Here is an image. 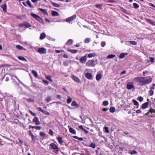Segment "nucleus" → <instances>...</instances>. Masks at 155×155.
<instances>
[{
    "instance_id": "obj_1",
    "label": "nucleus",
    "mask_w": 155,
    "mask_h": 155,
    "mask_svg": "<svg viewBox=\"0 0 155 155\" xmlns=\"http://www.w3.org/2000/svg\"><path fill=\"white\" fill-rule=\"evenodd\" d=\"M134 81L139 83L140 85L143 86L151 83L152 79L150 77H135L134 79Z\"/></svg>"
},
{
    "instance_id": "obj_2",
    "label": "nucleus",
    "mask_w": 155,
    "mask_h": 155,
    "mask_svg": "<svg viewBox=\"0 0 155 155\" xmlns=\"http://www.w3.org/2000/svg\"><path fill=\"white\" fill-rule=\"evenodd\" d=\"M87 66L89 67H94L96 65V64L94 62V61L93 60H89L86 63Z\"/></svg>"
},
{
    "instance_id": "obj_3",
    "label": "nucleus",
    "mask_w": 155,
    "mask_h": 155,
    "mask_svg": "<svg viewBox=\"0 0 155 155\" xmlns=\"http://www.w3.org/2000/svg\"><path fill=\"white\" fill-rule=\"evenodd\" d=\"M127 88L128 90H131L134 88V86L133 82H129L127 85Z\"/></svg>"
},
{
    "instance_id": "obj_4",
    "label": "nucleus",
    "mask_w": 155,
    "mask_h": 155,
    "mask_svg": "<svg viewBox=\"0 0 155 155\" xmlns=\"http://www.w3.org/2000/svg\"><path fill=\"white\" fill-rule=\"evenodd\" d=\"M71 78L75 81L79 83H81V82L80 80L78 77L74 75H71Z\"/></svg>"
},
{
    "instance_id": "obj_5",
    "label": "nucleus",
    "mask_w": 155,
    "mask_h": 155,
    "mask_svg": "<svg viewBox=\"0 0 155 155\" xmlns=\"http://www.w3.org/2000/svg\"><path fill=\"white\" fill-rule=\"evenodd\" d=\"M76 18V15H74L72 16L66 18L65 21L67 22H69L73 21L74 19H75Z\"/></svg>"
},
{
    "instance_id": "obj_6",
    "label": "nucleus",
    "mask_w": 155,
    "mask_h": 155,
    "mask_svg": "<svg viewBox=\"0 0 155 155\" xmlns=\"http://www.w3.org/2000/svg\"><path fill=\"white\" fill-rule=\"evenodd\" d=\"M87 60V57L86 55L82 57L79 61L81 62L83 64H84L85 63Z\"/></svg>"
},
{
    "instance_id": "obj_7",
    "label": "nucleus",
    "mask_w": 155,
    "mask_h": 155,
    "mask_svg": "<svg viewBox=\"0 0 155 155\" xmlns=\"http://www.w3.org/2000/svg\"><path fill=\"white\" fill-rule=\"evenodd\" d=\"M47 52L46 49L44 48H39V53L42 54H45Z\"/></svg>"
},
{
    "instance_id": "obj_8",
    "label": "nucleus",
    "mask_w": 155,
    "mask_h": 155,
    "mask_svg": "<svg viewBox=\"0 0 155 155\" xmlns=\"http://www.w3.org/2000/svg\"><path fill=\"white\" fill-rule=\"evenodd\" d=\"M49 146L51 147L53 149H59L57 145L54 144V143H52L50 144Z\"/></svg>"
},
{
    "instance_id": "obj_9",
    "label": "nucleus",
    "mask_w": 155,
    "mask_h": 155,
    "mask_svg": "<svg viewBox=\"0 0 155 155\" xmlns=\"http://www.w3.org/2000/svg\"><path fill=\"white\" fill-rule=\"evenodd\" d=\"M68 127L69 128V130L70 133L74 134H76V132L75 130L71 127L69 126H68Z\"/></svg>"
},
{
    "instance_id": "obj_10",
    "label": "nucleus",
    "mask_w": 155,
    "mask_h": 155,
    "mask_svg": "<svg viewBox=\"0 0 155 155\" xmlns=\"http://www.w3.org/2000/svg\"><path fill=\"white\" fill-rule=\"evenodd\" d=\"M31 15L38 21H39V16L37 15L32 13H31Z\"/></svg>"
},
{
    "instance_id": "obj_11",
    "label": "nucleus",
    "mask_w": 155,
    "mask_h": 155,
    "mask_svg": "<svg viewBox=\"0 0 155 155\" xmlns=\"http://www.w3.org/2000/svg\"><path fill=\"white\" fill-rule=\"evenodd\" d=\"M86 77L88 79H91L92 77V74L89 73H87L85 75Z\"/></svg>"
},
{
    "instance_id": "obj_12",
    "label": "nucleus",
    "mask_w": 155,
    "mask_h": 155,
    "mask_svg": "<svg viewBox=\"0 0 155 155\" xmlns=\"http://www.w3.org/2000/svg\"><path fill=\"white\" fill-rule=\"evenodd\" d=\"M146 21L147 23L153 25H155V23L153 22L152 20H150V19L146 18L145 20Z\"/></svg>"
},
{
    "instance_id": "obj_13",
    "label": "nucleus",
    "mask_w": 155,
    "mask_h": 155,
    "mask_svg": "<svg viewBox=\"0 0 155 155\" xmlns=\"http://www.w3.org/2000/svg\"><path fill=\"white\" fill-rule=\"evenodd\" d=\"M1 7L3 9V10L4 12H6L7 5L6 3L1 5Z\"/></svg>"
},
{
    "instance_id": "obj_14",
    "label": "nucleus",
    "mask_w": 155,
    "mask_h": 155,
    "mask_svg": "<svg viewBox=\"0 0 155 155\" xmlns=\"http://www.w3.org/2000/svg\"><path fill=\"white\" fill-rule=\"evenodd\" d=\"M16 48L19 50H24L25 51L26 50V49L24 48L22 46L19 45H16Z\"/></svg>"
},
{
    "instance_id": "obj_15",
    "label": "nucleus",
    "mask_w": 155,
    "mask_h": 155,
    "mask_svg": "<svg viewBox=\"0 0 155 155\" xmlns=\"http://www.w3.org/2000/svg\"><path fill=\"white\" fill-rule=\"evenodd\" d=\"M148 102H146L142 105V108L143 109H145L147 108L148 107Z\"/></svg>"
},
{
    "instance_id": "obj_16",
    "label": "nucleus",
    "mask_w": 155,
    "mask_h": 155,
    "mask_svg": "<svg viewBox=\"0 0 155 155\" xmlns=\"http://www.w3.org/2000/svg\"><path fill=\"white\" fill-rule=\"evenodd\" d=\"M97 56V54L95 53H90L88 54V57L89 58H91L92 57H95Z\"/></svg>"
},
{
    "instance_id": "obj_17",
    "label": "nucleus",
    "mask_w": 155,
    "mask_h": 155,
    "mask_svg": "<svg viewBox=\"0 0 155 155\" xmlns=\"http://www.w3.org/2000/svg\"><path fill=\"white\" fill-rule=\"evenodd\" d=\"M57 139L59 143L60 144L62 145L63 143L62 138L61 137H57Z\"/></svg>"
},
{
    "instance_id": "obj_18",
    "label": "nucleus",
    "mask_w": 155,
    "mask_h": 155,
    "mask_svg": "<svg viewBox=\"0 0 155 155\" xmlns=\"http://www.w3.org/2000/svg\"><path fill=\"white\" fill-rule=\"evenodd\" d=\"M51 14H52V15L53 16H59V13L56 11H52L51 12Z\"/></svg>"
},
{
    "instance_id": "obj_19",
    "label": "nucleus",
    "mask_w": 155,
    "mask_h": 155,
    "mask_svg": "<svg viewBox=\"0 0 155 155\" xmlns=\"http://www.w3.org/2000/svg\"><path fill=\"white\" fill-rule=\"evenodd\" d=\"M102 77L101 74L99 73L97 74L96 76V79L97 81H99Z\"/></svg>"
},
{
    "instance_id": "obj_20",
    "label": "nucleus",
    "mask_w": 155,
    "mask_h": 155,
    "mask_svg": "<svg viewBox=\"0 0 155 155\" xmlns=\"http://www.w3.org/2000/svg\"><path fill=\"white\" fill-rule=\"evenodd\" d=\"M71 106H74L77 108L78 107V105L75 101H72L71 104Z\"/></svg>"
},
{
    "instance_id": "obj_21",
    "label": "nucleus",
    "mask_w": 155,
    "mask_h": 155,
    "mask_svg": "<svg viewBox=\"0 0 155 155\" xmlns=\"http://www.w3.org/2000/svg\"><path fill=\"white\" fill-rule=\"evenodd\" d=\"M39 10H40V11L41 12L43 13L44 14L46 15H48V13L46 10L39 8Z\"/></svg>"
},
{
    "instance_id": "obj_22",
    "label": "nucleus",
    "mask_w": 155,
    "mask_h": 155,
    "mask_svg": "<svg viewBox=\"0 0 155 155\" xmlns=\"http://www.w3.org/2000/svg\"><path fill=\"white\" fill-rule=\"evenodd\" d=\"M46 37V35L44 33H42L40 35V39L41 40L43 39Z\"/></svg>"
},
{
    "instance_id": "obj_23",
    "label": "nucleus",
    "mask_w": 155,
    "mask_h": 155,
    "mask_svg": "<svg viewBox=\"0 0 155 155\" xmlns=\"http://www.w3.org/2000/svg\"><path fill=\"white\" fill-rule=\"evenodd\" d=\"M73 40L72 39H69L66 43V45H71L73 43Z\"/></svg>"
},
{
    "instance_id": "obj_24",
    "label": "nucleus",
    "mask_w": 155,
    "mask_h": 155,
    "mask_svg": "<svg viewBox=\"0 0 155 155\" xmlns=\"http://www.w3.org/2000/svg\"><path fill=\"white\" fill-rule=\"evenodd\" d=\"M127 54V53H122L120 55L119 58L120 59L123 58L125 57V55Z\"/></svg>"
},
{
    "instance_id": "obj_25",
    "label": "nucleus",
    "mask_w": 155,
    "mask_h": 155,
    "mask_svg": "<svg viewBox=\"0 0 155 155\" xmlns=\"http://www.w3.org/2000/svg\"><path fill=\"white\" fill-rule=\"evenodd\" d=\"M20 25V27H22L23 26H24L26 28H29L31 27L30 24L28 23H25L24 24Z\"/></svg>"
},
{
    "instance_id": "obj_26",
    "label": "nucleus",
    "mask_w": 155,
    "mask_h": 155,
    "mask_svg": "<svg viewBox=\"0 0 155 155\" xmlns=\"http://www.w3.org/2000/svg\"><path fill=\"white\" fill-rule=\"evenodd\" d=\"M51 3L54 7L58 8L60 7V5L58 4L53 2H51Z\"/></svg>"
},
{
    "instance_id": "obj_27",
    "label": "nucleus",
    "mask_w": 155,
    "mask_h": 155,
    "mask_svg": "<svg viewBox=\"0 0 155 155\" xmlns=\"http://www.w3.org/2000/svg\"><path fill=\"white\" fill-rule=\"evenodd\" d=\"M18 59L20 60L23 61H25L26 62L28 61L25 58H24L23 57L18 56Z\"/></svg>"
},
{
    "instance_id": "obj_28",
    "label": "nucleus",
    "mask_w": 155,
    "mask_h": 155,
    "mask_svg": "<svg viewBox=\"0 0 155 155\" xmlns=\"http://www.w3.org/2000/svg\"><path fill=\"white\" fill-rule=\"evenodd\" d=\"M67 51L73 54L76 53L78 52L77 50L74 49L68 50Z\"/></svg>"
},
{
    "instance_id": "obj_29",
    "label": "nucleus",
    "mask_w": 155,
    "mask_h": 155,
    "mask_svg": "<svg viewBox=\"0 0 155 155\" xmlns=\"http://www.w3.org/2000/svg\"><path fill=\"white\" fill-rule=\"evenodd\" d=\"M132 101L135 105L137 106V108H138L139 104L138 102L135 99L133 100Z\"/></svg>"
},
{
    "instance_id": "obj_30",
    "label": "nucleus",
    "mask_w": 155,
    "mask_h": 155,
    "mask_svg": "<svg viewBox=\"0 0 155 155\" xmlns=\"http://www.w3.org/2000/svg\"><path fill=\"white\" fill-rule=\"evenodd\" d=\"M33 121L34 122H35L36 123V125H38V118L37 117H35L33 119Z\"/></svg>"
},
{
    "instance_id": "obj_31",
    "label": "nucleus",
    "mask_w": 155,
    "mask_h": 155,
    "mask_svg": "<svg viewBox=\"0 0 155 155\" xmlns=\"http://www.w3.org/2000/svg\"><path fill=\"white\" fill-rule=\"evenodd\" d=\"M32 73L35 77L37 78L38 77V75L37 72L36 71L34 70H32Z\"/></svg>"
},
{
    "instance_id": "obj_32",
    "label": "nucleus",
    "mask_w": 155,
    "mask_h": 155,
    "mask_svg": "<svg viewBox=\"0 0 155 155\" xmlns=\"http://www.w3.org/2000/svg\"><path fill=\"white\" fill-rule=\"evenodd\" d=\"M133 6L134 8L135 9L139 7V5L137 4L136 3H134L133 4Z\"/></svg>"
},
{
    "instance_id": "obj_33",
    "label": "nucleus",
    "mask_w": 155,
    "mask_h": 155,
    "mask_svg": "<svg viewBox=\"0 0 155 155\" xmlns=\"http://www.w3.org/2000/svg\"><path fill=\"white\" fill-rule=\"evenodd\" d=\"M31 128H35L37 130H39V126H31V125H29V128L30 129Z\"/></svg>"
},
{
    "instance_id": "obj_34",
    "label": "nucleus",
    "mask_w": 155,
    "mask_h": 155,
    "mask_svg": "<svg viewBox=\"0 0 155 155\" xmlns=\"http://www.w3.org/2000/svg\"><path fill=\"white\" fill-rule=\"evenodd\" d=\"M129 153L131 155L134 154H137V152L136 150L130 151L129 152Z\"/></svg>"
},
{
    "instance_id": "obj_35",
    "label": "nucleus",
    "mask_w": 155,
    "mask_h": 155,
    "mask_svg": "<svg viewBox=\"0 0 155 155\" xmlns=\"http://www.w3.org/2000/svg\"><path fill=\"white\" fill-rule=\"evenodd\" d=\"M72 101V99L70 96L68 97V98L67 100V102L68 104L70 103Z\"/></svg>"
},
{
    "instance_id": "obj_36",
    "label": "nucleus",
    "mask_w": 155,
    "mask_h": 155,
    "mask_svg": "<svg viewBox=\"0 0 155 155\" xmlns=\"http://www.w3.org/2000/svg\"><path fill=\"white\" fill-rule=\"evenodd\" d=\"M128 42L132 45H137V42L134 41H129Z\"/></svg>"
},
{
    "instance_id": "obj_37",
    "label": "nucleus",
    "mask_w": 155,
    "mask_h": 155,
    "mask_svg": "<svg viewBox=\"0 0 155 155\" xmlns=\"http://www.w3.org/2000/svg\"><path fill=\"white\" fill-rule=\"evenodd\" d=\"M108 104L109 103L107 101H104L102 103V104L104 106H107L108 105Z\"/></svg>"
},
{
    "instance_id": "obj_38",
    "label": "nucleus",
    "mask_w": 155,
    "mask_h": 155,
    "mask_svg": "<svg viewBox=\"0 0 155 155\" xmlns=\"http://www.w3.org/2000/svg\"><path fill=\"white\" fill-rule=\"evenodd\" d=\"M115 110V108L114 107H111L110 108V111L111 113H114Z\"/></svg>"
},
{
    "instance_id": "obj_39",
    "label": "nucleus",
    "mask_w": 155,
    "mask_h": 155,
    "mask_svg": "<svg viewBox=\"0 0 155 155\" xmlns=\"http://www.w3.org/2000/svg\"><path fill=\"white\" fill-rule=\"evenodd\" d=\"M89 147H92V148L94 149L96 147V145L94 143H91L90 145L89 146Z\"/></svg>"
},
{
    "instance_id": "obj_40",
    "label": "nucleus",
    "mask_w": 155,
    "mask_h": 155,
    "mask_svg": "<svg viewBox=\"0 0 155 155\" xmlns=\"http://www.w3.org/2000/svg\"><path fill=\"white\" fill-rule=\"evenodd\" d=\"M91 41V39L90 38H87L85 39L84 42L85 43H89Z\"/></svg>"
},
{
    "instance_id": "obj_41",
    "label": "nucleus",
    "mask_w": 155,
    "mask_h": 155,
    "mask_svg": "<svg viewBox=\"0 0 155 155\" xmlns=\"http://www.w3.org/2000/svg\"><path fill=\"white\" fill-rule=\"evenodd\" d=\"M149 112L152 114L153 113H155V109H153L152 107H150L149 110Z\"/></svg>"
},
{
    "instance_id": "obj_42",
    "label": "nucleus",
    "mask_w": 155,
    "mask_h": 155,
    "mask_svg": "<svg viewBox=\"0 0 155 155\" xmlns=\"http://www.w3.org/2000/svg\"><path fill=\"white\" fill-rule=\"evenodd\" d=\"M116 56V55L114 54H110L109 55H108L107 56V58H113L115 57Z\"/></svg>"
},
{
    "instance_id": "obj_43",
    "label": "nucleus",
    "mask_w": 155,
    "mask_h": 155,
    "mask_svg": "<svg viewBox=\"0 0 155 155\" xmlns=\"http://www.w3.org/2000/svg\"><path fill=\"white\" fill-rule=\"evenodd\" d=\"M46 78L48 80L50 81L51 82H52V80L51 78V76H46Z\"/></svg>"
},
{
    "instance_id": "obj_44",
    "label": "nucleus",
    "mask_w": 155,
    "mask_h": 155,
    "mask_svg": "<svg viewBox=\"0 0 155 155\" xmlns=\"http://www.w3.org/2000/svg\"><path fill=\"white\" fill-rule=\"evenodd\" d=\"M104 129L105 130V132L106 133H108L109 132V131L108 130V128L107 127H104Z\"/></svg>"
},
{
    "instance_id": "obj_45",
    "label": "nucleus",
    "mask_w": 155,
    "mask_h": 155,
    "mask_svg": "<svg viewBox=\"0 0 155 155\" xmlns=\"http://www.w3.org/2000/svg\"><path fill=\"white\" fill-rule=\"evenodd\" d=\"M39 111H41L42 112H44L45 114H46V115H49V113L48 112L45 111H43L41 109L40 107H39Z\"/></svg>"
},
{
    "instance_id": "obj_46",
    "label": "nucleus",
    "mask_w": 155,
    "mask_h": 155,
    "mask_svg": "<svg viewBox=\"0 0 155 155\" xmlns=\"http://www.w3.org/2000/svg\"><path fill=\"white\" fill-rule=\"evenodd\" d=\"M106 45V43L105 41H102L101 43V45L102 47H104Z\"/></svg>"
},
{
    "instance_id": "obj_47",
    "label": "nucleus",
    "mask_w": 155,
    "mask_h": 155,
    "mask_svg": "<svg viewBox=\"0 0 155 155\" xmlns=\"http://www.w3.org/2000/svg\"><path fill=\"white\" fill-rule=\"evenodd\" d=\"M102 5H100V4H97L95 6L96 7L98 8H100V9H101L102 8Z\"/></svg>"
},
{
    "instance_id": "obj_48",
    "label": "nucleus",
    "mask_w": 155,
    "mask_h": 155,
    "mask_svg": "<svg viewBox=\"0 0 155 155\" xmlns=\"http://www.w3.org/2000/svg\"><path fill=\"white\" fill-rule=\"evenodd\" d=\"M49 134L51 136L53 135L54 132L51 129H50L49 130Z\"/></svg>"
},
{
    "instance_id": "obj_49",
    "label": "nucleus",
    "mask_w": 155,
    "mask_h": 155,
    "mask_svg": "<svg viewBox=\"0 0 155 155\" xmlns=\"http://www.w3.org/2000/svg\"><path fill=\"white\" fill-rule=\"evenodd\" d=\"M137 100L140 102H142L143 100V98L142 97H139L137 98Z\"/></svg>"
},
{
    "instance_id": "obj_50",
    "label": "nucleus",
    "mask_w": 155,
    "mask_h": 155,
    "mask_svg": "<svg viewBox=\"0 0 155 155\" xmlns=\"http://www.w3.org/2000/svg\"><path fill=\"white\" fill-rule=\"evenodd\" d=\"M26 3L30 7H31L32 5L31 4V3L30 2V1H27L26 2Z\"/></svg>"
},
{
    "instance_id": "obj_51",
    "label": "nucleus",
    "mask_w": 155,
    "mask_h": 155,
    "mask_svg": "<svg viewBox=\"0 0 155 155\" xmlns=\"http://www.w3.org/2000/svg\"><path fill=\"white\" fill-rule=\"evenodd\" d=\"M27 101L28 102H34V100L31 99H27Z\"/></svg>"
},
{
    "instance_id": "obj_52",
    "label": "nucleus",
    "mask_w": 155,
    "mask_h": 155,
    "mask_svg": "<svg viewBox=\"0 0 155 155\" xmlns=\"http://www.w3.org/2000/svg\"><path fill=\"white\" fill-rule=\"evenodd\" d=\"M13 76L20 83H21L23 84V83L22 82H21L19 79L15 75H13L12 76V78L13 77Z\"/></svg>"
},
{
    "instance_id": "obj_53",
    "label": "nucleus",
    "mask_w": 155,
    "mask_h": 155,
    "mask_svg": "<svg viewBox=\"0 0 155 155\" xmlns=\"http://www.w3.org/2000/svg\"><path fill=\"white\" fill-rule=\"evenodd\" d=\"M29 112L31 114V115H32L35 116L36 115V114L35 113H33V112H32L30 110H29Z\"/></svg>"
},
{
    "instance_id": "obj_54",
    "label": "nucleus",
    "mask_w": 155,
    "mask_h": 155,
    "mask_svg": "<svg viewBox=\"0 0 155 155\" xmlns=\"http://www.w3.org/2000/svg\"><path fill=\"white\" fill-rule=\"evenodd\" d=\"M153 91L152 90H150L149 91V93L150 96L153 95Z\"/></svg>"
},
{
    "instance_id": "obj_55",
    "label": "nucleus",
    "mask_w": 155,
    "mask_h": 155,
    "mask_svg": "<svg viewBox=\"0 0 155 155\" xmlns=\"http://www.w3.org/2000/svg\"><path fill=\"white\" fill-rule=\"evenodd\" d=\"M51 100V97H47L46 100L48 102H49Z\"/></svg>"
},
{
    "instance_id": "obj_56",
    "label": "nucleus",
    "mask_w": 155,
    "mask_h": 155,
    "mask_svg": "<svg viewBox=\"0 0 155 155\" xmlns=\"http://www.w3.org/2000/svg\"><path fill=\"white\" fill-rule=\"evenodd\" d=\"M150 61L152 63H153L154 62V59L153 58L150 57Z\"/></svg>"
},
{
    "instance_id": "obj_57",
    "label": "nucleus",
    "mask_w": 155,
    "mask_h": 155,
    "mask_svg": "<svg viewBox=\"0 0 155 155\" xmlns=\"http://www.w3.org/2000/svg\"><path fill=\"white\" fill-rule=\"evenodd\" d=\"M136 112L137 114H140L141 112V110L140 109H138L136 110Z\"/></svg>"
},
{
    "instance_id": "obj_58",
    "label": "nucleus",
    "mask_w": 155,
    "mask_h": 155,
    "mask_svg": "<svg viewBox=\"0 0 155 155\" xmlns=\"http://www.w3.org/2000/svg\"><path fill=\"white\" fill-rule=\"evenodd\" d=\"M40 135L41 136L43 137L45 136V134L44 132H42L40 133Z\"/></svg>"
},
{
    "instance_id": "obj_59",
    "label": "nucleus",
    "mask_w": 155,
    "mask_h": 155,
    "mask_svg": "<svg viewBox=\"0 0 155 155\" xmlns=\"http://www.w3.org/2000/svg\"><path fill=\"white\" fill-rule=\"evenodd\" d=\"M148 73V71H143V75L144 76H145V74H147Z\"/></svg>"
},
{
    "instance_id": "obj_60",
    "label": "nucleus",
    "mask_w": 155,
    "mask_h": 155,
    "mask_svg": "<svg viewBox=\"0 0 155 155\" xmlns=\"http://www.w3.org/2000/svg\"><path fill=\"white\" fill-rule=\"evenodd\" d=\"M43 82L45 83L46 84H49V82L45 80H43L42 81Z\"/></svg>"
},
{
    "instance_id": "obj_61",
    "label": "nucleus",
    "mask_w": 155,
    "mask_h": 155,
    "mask_svg": "<svg viewBox=\"0 0 155 155\" xmlns=\"http://www.w3.org/2000/svg\"><path fill=\"white\" fill-rule=\"evenodd\" d=\"M149 5L150 6L152 7H153L155 8V6L154 5V4H153L152 3H149Z\"/></svg>"
},
{
    "instance_id": "obj_62",
    "label": "nucleus",
    "mask_w": 155,
    "mask_h": 155,
    "mask_svg": "<svg viewBox=\"0 0 155 155\" xmlns=\"http://www.w3.org/2000/svg\"><path fill=\"white\" fill-rule=\"evenodd\" d=\"M63 57L66 58H68V56L66 54H64L63 55Z\"/></svg>"
},
{
    "instance_id": "obj_63",
    "label": "nucleus",
    "mask_w": 155,
    "mask_h": 155,
    "mask_svg": "<svg viewBox=\"0 0 155 155\" xmlns=\"http://www.w3.org/2000/svg\"><path fill=\"white\" fill-rule=\"evenodd\" d=\"M79 128L83 130H84V128L83 127L82 125H80L79 126Z\"/></svg>"
},
{
    "instance_id": "obj_64",
    "label": "nucleus",
    "mask_w": 155,
    "mask_h": 155,
    "mask_svg": "<svg viewBox=\"0 0 155 155\" xmlns=\"http://www.w3.org/2000/svg\"><path fill=\"white\" fill-rule=\"evenodd\" d=\"M78 140L80 141H83V139L82 137H78Z\"/></svg>"
}]
</instances>
